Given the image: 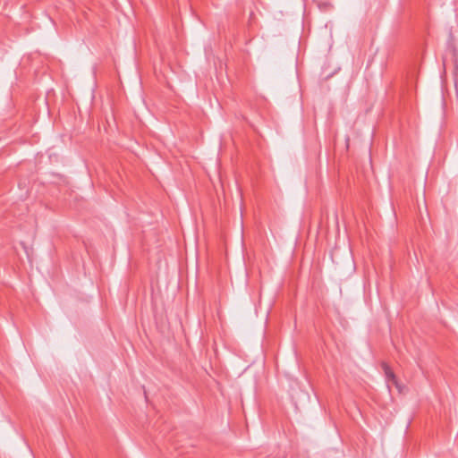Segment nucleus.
Masks as SVG:
<instances>
[{
    "label": "nucleus",
    "instance_id": "f257e3e1",
    "mask_svg": "<svg viewBox=\"0 0 458 458\" xmlns=\"http://www.w3.org/2000/svg\"><path fill=\"white\" fill-rule=\"evenodd\" d=\"M382 368L385 372V376H386L387 384L389 385L390 383H392L393 385H394L396 386V388L399 390V392H401L402 391L401 386L399 385L396 376L394 375L393 370L390 369V367L386 362H383Z\"/></svg>",
    "mask_w": 458,
    "mask_h": 458
}]
</instances>
